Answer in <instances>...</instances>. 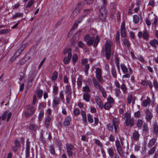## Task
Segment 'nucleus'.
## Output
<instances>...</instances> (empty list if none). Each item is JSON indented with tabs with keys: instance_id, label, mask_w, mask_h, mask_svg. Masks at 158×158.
Instances as JSON below:
<instances>
[{
	"instance_id": "obj_5",
	"label": "nucleus",
	"mask_w": 158,
	"mask_h": 158,
	"mask_svg": "<svg viewBox=\"0 0 158 158\" xmlns=\"http://www.w3.org/2000/svg\"><path fill=\"white\" fill-rule=\"evenodd\" d=\"M145 119L147 122H151V120L153 117L152 112L148 109L145 110Z\"/></svg>"
},
{
	"instance_id": "obj_10",
	"label": "nucleus",
	"mask_w": 158,
	"mask_h": 158,
	"mask_svg": "<svg viewBox=\"0 0 158 158\" xmlns=\"http://www.w3.org/2000/svg\"><path fill=\"white\" fill-rule=\"evenodd\" d=\"M112 124L114 126L115 131H116L119 123V120L116 118H114L112 120Z\"/></svg>"
},
{
	"instance_id": "obj_31",
	"label": "nucleus",
	"mask_w": 158,
	"mask_h": 158,
	"mask_svg": "<svg viewBox=\"0 0 158 158\" xmlns=\"http://www.w3.org/2000/svg\"><path fill=\"white\" fill-rule=\"evenodd\" d=\"M111 72L113 77L115 78H116L117 77V74L116 69L112 67L111 69Z\"/></svg>"
},
{
	"instance_id": "obj_63",
	"label": "nucleus",
	"mask_w": 158,
	"mask_h": 158,
	"mask_svg": "<svg viewBox=\"0 0 158 158\" xmlns=\"http://www.w3.org/2000/svg\"><path fill=\"white\" fill-rule=\"evenodd\" d=\"M8 30L7 29H4L0 31V34H5L8 33Z\"/></svg>"
},
{
	"instance_id": "obj_43",
	"label": "nucleus",
	"mask_w": 158,
	"mask_h": 158,
	"mask_svg": "<svg viewBox=\"0 0 158 158\" xmlns=\"http://www.w3.org/2000/svg\"><path fill=\"white\" fill-rule=\"evenodd\" d=\"M44 115V110H41L39 115V119L40 121L41 120L42 118Z\"/></svg>"
},
{
	"instance_id": "obj_6",
	"label": "nucleus",
	"mask_w": 158,
	"mask_h": 158,
	"mask_svg": "<svg viewBox=\"0 0 158 158\" xmlns=\"http://www.w3.org/2000/svg\"><path fill=\"white\" fill-rule=\"evenodd\" d=\"M12 115V113L10 112L8 113L7 111H5L2 115V120H5L7 117V122L9 121Z\"/></svg>"
},
{
	"instance_id": "obj_13",
	"label": "nucleus",
	"mask_w": 158,
	"mask_h": 158,
	"mask_svg": "<svg viewBox=\"0 0 158 158\" xmlns=\"http://www.w3.org/2000/svg\"><path fill=\"white\" fill-rule=\"evenodd\" d=\"M72 56L71 53L69 52L68 55V57H65L64 59V63L65 64H67L69 62Z\"/></svg>"
},
{
	"instance_id": "obj_25",
	"label": "nucleus",
	"mask_w": 158,
	"mask_h": 158,
	"mask_svg": "<svg viewBox=\"0 0 158 158\" xmlns=\"http://www.w3.org/2000/svg\"><path fill=\"white\" fill-rule=\"evenodd\" d=\"M59 101L60 99L59 98L57 97L55 98L53 101V106L56 107L59 104Z\"/></svg>"
},
{
	"instance_id": "obj_11",
	"label": "nucleus",
	"mask_w": 158,
	"mask_h": 158,
	"mask_svg": "<svg viewBox=\"0 0 158 158\" xmlns=\"http://www.w3.org/2000/svg\"><path fill=\"white\" fill-rule=\"evenodd\" d=\"M125 123L127 126L130 125L131 127H132L134 125V119L133 118H132L126 120Z\"/></svg>"
},
{
	"instance_id": "obj_37",
	"label": "nucleus",
	"mask_w": 158,
	"mask_h": 158,
	"mask_svg": "<svg viewBox=\"0 0 158 158\" xmlns=\"http://www.w3.org/2000/svg\"><path fill=\"white\" fill-rule=\"evenodd\" d=\"M149 37V35L146 30L143 31V37L145 40H146Z\"/></svg>"
},
{
	"instance_id": "obj_59",
	"label": "nucleus",
	"mask_w": 158,
	"mask_h": 158,
	"mask_svg": "<svg viewBox=\"0 0 158 158\" xmlns=\"http://www.w3.org/2000/svg\"><path fill=\"white\" fill-rule=\"evenodd\" d=\"M132 99V95H129L127 98V102L128 103L130 104L131 102V100Z\"/></svg>"
},
{
	"instance_id": "obj_33",
	"label": "nucleus",
	"mask_w": 158,
	"mask_h": 158,
	"mask_svg": "<svg viewBox=\"0 0 158 158\" xmlns=\"http://www.w3.org/2000/svg\"><path fill=\"white\" fill-rule=\"evenodd\" d=\"M23 13H20L18 12H17L15 13L14 15H13L12 17V19H13L18 17H22L23 16Z\"/></svg>"
},
{
	"instance_id": "obj_7",
	"label": "nucleus",
	"mask_w": 158,
	"mask_h": 158,
	"mask_svg": "<svg viewBox=\"0 0 158 158\" xmlns=\"http://www.w3.org/2000/svg\"><path fill=\"white\" fill-rule=\"evenodd\" d=\"M105 52L106 58L107 60H109L112 55L113 54V52H112L111 50H102V54Z\"/></svg>"
},
{
	"instance_id": "obj_54",
	"label": "nucleus",
	"mask_w": 158,
	"mask_h": 158,
	"mask_svg": "<svg viewBox=\"0 0 158 158\" xmlns=\"http://www.w3.org/2000/svg\"><path fill=\"white\" fill-rule=\"evenodd\" d=\"M153 85L154 87L156 89L158 88V83L157 81L155 79L153 80Z\"/></svg>"
},
{
	"instance_id": "obj_29",
	"label": "nucleus",
	"mask_w": 158,
	"mask_h": 158,
	"mask_svg": "<svg viewBox=\"0 0 158 158\" xmlns=\"http://www.w3.org/2000/svg\"><path fill=\"white\" fill-rule=\"evenodd\" d=\"M23 51V50H17L15 52L14 56L11 59V60H12L13 59H14V57L15 58L16 57H17L18 56H19L22 52Z\"/></svg>"
},
{
	"instance_id": "obj_30",
	"label": "nucleus",
	"mask_w": 158,
	"mask_h": 158,
	"mask_svg": "<svg viewBox=\"0 0 158 158\" xmlns=\"http://www.w3.org/2000/svg\"><path fill=\"white\" fill-rule=\"evenodd\" d=\"M108 152L109 156L111 157H113L114 155V149L111 147L108 149Z\"/></svg>"
},
{
	"instance_id": "obj_15",
	"label": "nucleus",
	"mask_w": 158,
	"mask_h": 158,
	"mask_svg": "<svg viewBox=\"0 0 158 158\" xmlns=\"http://www.w3.org/2000/svg\"><path fill=\"white\" fill-rule=\"evenodd\" d=\"M92 81L94 85L96 88L99 89L100 90L102 89L100 84L95 78H93Z\"/></svg>"
},
{
	"instance_id": "obj_47",
	"label": "nucleus",
	"mask_w": 158,
	"mask_h": 158,
	"mask_svg": "<svg viewBox=\"0 0 158 158\" xmlns=\"http://www.w3.org/2000/svg\"><path fill=\"white\" fill-rule=\"evenodd\" d=\"M78 58V56L76 54H75L73 55L72 57V60L74 64L77 62Z\"/></svg>"
},
{
	"instance_id": "obj_36",
	"label": "nucleus",
	"mask_w": 158,
	"mask_h": 158,
	"mask_svg": "<svg viewBox=\"0 0 158 158\" xmlns=\"http://www.w3.org/2000/svg\"><path fill=\"white\" fill-rule=\"evenodd\" d=\"M34 53V52L32 51H31V50L29 51L26 54V57H27L28 59H29L32 56Z\"/></svg>"
},
{
	"instance_id": "obj_18",
	"label": "nucleus",
	"mask_w": 158,
	"mask_h": 158,
	"mask_svg": "<svg viewBox=\"0 0 158 158\" xmlns=\"http://www.w3.org/2000/svg\"><path fill=\"white\" fill-rule=\"evenodd\" d=\"M153 132L156 135L158 134V124L157 123L155 122L153 125Z\"/></svg>"
},
{
	"instance_id": "obj_8",
	"label": "nucleus",
	"mask_w": 158,
	"mask_h": 158,
	"mask_svg": "<svg viewBox=\"0 0 158 158\" xmlns=\"http://www.w3.org/2000/svg\"><path fill=\"white\" fill-rule=\"evenodd\" d=\"M121 35L123 37H125L126 36V34L125 33V22H123L121 24Z\"/></svg>"
},
{
	"instance_id": "obj_56",
	"label": "nucleus",
	"mask_w": 158,
	"mask_h": 158,
	"mask_svg": "<svg viewBox=\"0 0 158 158\" xmlns=\"http://www.w3.org/2000/svg\"><path fill=\"white\" fill-rule=\"evenodd\" d=\"M134 116L135 117L137 118H138L140 116V112L139 111H138L136 112L135 113Z\"/></svg>"
},
{
	"instance_id": "obj_32",
	"label": "nucleus",
	"mask_w": 158,
	"mask_h": 158,
	"mask_svg": "<svg viewBox=\"0 0 158 158\" xmlns=\"http://www.w3.org/2000/svg\"><path fill=\"white\" fill-rule=\"evenodd\" d=\"M121 67L123 73H126L128 71V69L124 64H121Z\"/></svg>"
},
{
	"instance_id": "obj_45",
	"label": "nucleus",
	"mask_w": 158,
	"mask_h": 158,
	"mask_svg": "<svg viewBox=\"0 0 158 158\" xmlns=\"http://www.w3.org/2000/svg\"><path fill=\"white\" fill-rule=\"evenodd\" d=\"M29 129L32 131H35L38 128V127L34 124H31L29 127Z\"/></svg>"
},
{
	"instance_id": "obj_64",
	"label": "nucleus",
	"mask_w": 158,
	"mask_h": 158,
	"mask_svg": "<svg viewBox=\"0 0 158 158\" xmlns=\"http://www.w3.org/2000/svg\"><path fill=\"white\" fill-rule=\"evenodd\" d=\"M80 113V110L77 109H75L73 112L74 114L76 115H77L78 114Z\"/></svg>"
},
{
	"instance_id": "obj_3",
	"label": "nucleus",
	"mask_w": 158,
	"mask_h": 158,
	"mask_svg": "<svg viewBox=\"0 0 158 158\" xmlns=\"http://www.w3.org/2000/svg\"><path fill=\"white\" fill-rule=\"evenodd\" d=\"M67 151L66 152L69 157H72L73 151L74 147L71 144L66 143V144Z\"/></svg>"
},
{
	"instance_id": "obj_61",
	"label": "nucleus",
	"mask_w": 158,
	"mask_h": 158,
	"mask_svg": "<svg viewBox=\"0 0 158 158\" xmlns=\"http://www.w3.org/2000/svg\"><path fill=\"white\" fill-rule=\"evenodd\" d=\"M107 101L108 103L111 104L114 102L113 99L111 97H109L107 98Z\"/></svg>"
},
{
	"instance_id": "obj_4",
	"label": "nucleus",
	"mask_w": 158,
	"mask_h": 158,
	"mask_svg": "<svg viewBox=\"0 0 158 158\" xmlns=\"http://www.w3.org/2000/svg\"><path fill=\"white\" fill-rule=\"evenodd\" d=\"M95 73L96 78L98 81L100 83L102 82L103 80L102 77V71L101 69L99 68H97L96 69Z\"/></svg>"
},
{
	"instance_id": "obj_44",
	"label": "nucleus",
	"mask_w": 158,
	"mask_h": 158,
	"mask_svg": "<svg viewBox=\"0 0 158 158\" xmlns=\"http://www.w3.org/2000/svg\"><path fill=\"white\" fill-rule=\"evenodd\" d=\"M106 14H105V15L103 14V13H100L99 15V17L100 19L102 20H105L106 17Z\"/></svg>"
},
{
	"instance_id": "obj_58",
	"label": "nucleus",
	"mask_w": 158,
	"mask_h": 158,
	"mask_svg": "<svg viewBox=\"0 0 158 158\" xmlns=\"http://www.w3.org/2000/svg\"><path fill=\"white\" fill-rule=\"evenodd\" d=\"M129 37L131 39H134L135 38V34L133 32H129Z\"/></svg>"
},
{
	"instance_id": "obj_42",
	"label": "nucleus",
	"mask_w": 158,
	"mask_h": 158,
	"mask_svg": "<svg viewBox=\"0 0 158 158\" xmlns=\"http://www.w3.org/2000/svg\"><path fill=\"white\" fill-rule=\"evenodd\" d=\"M43 92V90L39 89L36 91V94H38V97L40 98L42 96Z\"/></svg>"
},
{
	"instance_id": "obj_34",
	"label": "nucleus",
	"mask_w": 158,
	"mask_h": 158,
	"mask_svg": "<svg viewBox=\"0 0 158 158\" xmlns=\"http://www.w3.org/2000/svg\"><path fill=\"white\" fill-rule=\"evenodd\" d=\"M119 37L120 33L118 31L116 33V35L115 37V42L117 44H120Z\"/></svg>"
},
{
	"instance_id": "obj_40",
	"label": "nucleus",
	"mask_w": 158,
	"mask_h": 158,
	"mask_svg": "<svg viewBox=\"0 0 158 158\" xmlns=\"http://www.w3.org/2000/svg\"><path fill=\"white\" fill-rule=\"evenodd\" d=\"M82 83V78L80 77H78V78L77 81V84L78 86V88H79V87H81V85Z\"/></svg>"
},
{
	"instance_id": "obj_41",
	"label": "nucleus",
	"mask_w": 158,
	"mask_h": 158,
	"mask_svg": "<svg viewBox=\"0 0 158 158\" xmlns=\"http://www.w3.org/2000/svg\"><path fill=\"white\" fill-rule=\"evenodd\" d=\"M143 121L142 119H138L136 123L137 126L139 128L141 127L143 124Z\"/></svg>"
},
{
	"instance_id": "obj_48",
	"label": "nucleus",
	"mask_w": 158,
	"mask_h": 158,
	"mask_svg": "<svg viewBox=\"0 0 158 158\" xmlns=\"http://www.w3.org/2000/svg\"><path fill=\"white\" fill-rule=\"evenodd\" d=\"M57 73L55 71L53 73V74L52 78V80L53 81L55 80L56 79V78H57Z\"/></svg>"
},
{
	"instance_id": "obj_21",
	"label": "nucleus",
	"mask_w": 158,
	"mask_h": 158,
	"mask_svg": "<svg viewBox=\"0 0 158 158\" xmlns=\"http://www.w3.org/2000/svg\"><path fill=\"white\" fill-rule=\"evenodd\" d=\"M65 92L67 96H71L72 94L71 89L70 86L67 85L65 86Z\"/></svg>"
},
{
	"instance_id": "obj_2",
	"label": "nucleus",
	"mask_w": 158,
	"mask_h": 158,
	"mask_svg": "<svg viewBox=\"0 0 158 158\" xmlns=\"http://www.w3.org/2000/svg\"><path fill=\"white\" fill-rule=\"evenodd\" d=\"M115 146L117 152L120 156L122 157H124L125 152L123 151L122 148V146H123L122 141L121 140L120 143L119 140L117 139L115 141Z\"/></svg>"
},
{
	"instance_id": "obj_17",
	"label": "nucleus",
	"mask_w": 158,
	"mask_h": 158,
	"mask_svg": "<svg viewBox=\"0 0 158 158\" xmlns=\"http://www.w3.org/2000/svg\"><path fill=\"white\" fill-rule=\"evenodd\" d=\"M122 40L124 44L127 47V48H130L131 44L128 39L126 38H124L122 39Z\"/></svg>"
},
{
	"instance_id": "obj_57",
	"label": "nucleus",
	"mask_w": 158,
	"mask_h": 158,
	"mask_svg": "<svg viewBox=\"0 0 158 158\" xmlns=\"http://www.w3.org/2000/svg\"><path fill=\"white\" fill-rule=\"evenodd\" d=\"M89 69V64H87L85 65V72L86 74H87Z\"/></svg>"
},
{
	"instance_id": "obj_19",
	"label": "nucleus",
	"mask_w": 158,
	"mask_h": 158,
	"mask_svg": "<svg viewBox=\"0 0 158 158\" xmlns=\"http://www.w3.org/2000/svg\"><path fill=\"white\" fill-rule=\"evenodd\" d=\"M71 120V118L68 117L66 118L64 122L63 125L64 126H68L70 125V122Z\"/></svg>"
},
{
	"instance_id": "obj_39",
	"label": "nucleus",
	"mask_w": 158,
	"mask_h": 158,
	"mask_svg": "<svg viewBox=\"0 0 158 158\" xmlns=\"http://www.w3.org/2000/svg\"><path fill=\"white\" fill-rule=\"evenodd\" d=\"M35 0H30L29 1L28 4L26 5V7L27 8L30 7L34 3Z\"/></svg>"
},
{
	"instance_id": "obj_38",
	"label": "nucleus",
	"mask_w": 158,
	"mask_h": 158,
	"mask_svg": "<svg viewBox=\"0 0 158 158\" xmlns=\"http://www.w3.org/2000/svg\"><path fill=\"white\" fill-rule=\"evenodd\" d=\"M139 21V18L138 15H137L133 16V22L135 23H137Z\"/></svg>"
},
{
	"instance_id": "obj_46",
	"label": "nucleus",
	"mask_w": 158,
	"mask_h": 158,
	"mask_svg": "<svg viewBox=\"0 0 158 158\" xmlns=\"http://www.w3.org/2000/svg\"><path fill=\"white\" fill-rule=\"evenodd\" d=\"M100 13H103V14L105 15V14H106V8L104 7H102L100 10Z\"/></svg>"
},
{
	"instance_id": "obj_51",
	"label": "nucleus",
	"mask_w": 158,
	"mask_h": 158,
	"mask_svg": "<svg viewBox=\"0 0 158 158\" xmlns=\"http://www.w3.org/2000/svg\"><path fill=\"white\" fill-rule=\"evenodd\" d=\"M87 119L88 121L90 123H92L93 122V119L90 114H87Z\"/></svg>"
},
{
	"instance_id": "obj_50",
	"label": "nucleus",
	"mask_w": 158,
	"mask_h": 158,
	"mask_svg": "<svg viewBox=\"0 0 158 158\" xmlns=\"http://www.w3.org/2000/svg\"><path fill=\"white\" fill-rule=\"evenodd\" d=\"M53 93L55 94H56L57 93V91L58 90V88L56 86L53 85Z\"/></svg>"
},
{
	"instance_id": "obj_35",
	"label": "nucleus",
	"mask_w": 158,
	"mask_h": 158,
	"mask_svg": "<svg viewBox=\"0 0 158 158\" xmlns=\"http://www.w3.org/2000/svg\"><path fill=\"white\" fill-rule=\"evenodd\" d=\"M112 107L111 104L108 102L106 103L103 106V107L106 110H109Z\"/></svg>"
},
{
	"instance_id": "obj_22",
	"label": "nucleus",
	"mask_w": 158,
	"mask_h": 158,
	"mask_svg": "<svg viewBox=\"0 0 158 158\" xmlns=\"http://www.w3.org/2000/svg\"><path fill=\"white\" fill-rule=\"evenodd\" d=\"M150 44L152 46L156 48V46H158V41L156 39H153L150 41Z\"/></svg>"
},
{
	"instance_id": "obj_26",
	"label": "nucleus",
	"mask_w": 158,
	"mask_h": 158,
	"mask_svg": "<svg viewBox=\"0 0 158 158\" xmlns=\"http://www.w3.org/2000/svg\"><path fill=\"white\" fill-rule=\"evenodd\" d=\"M156 146H154L153 147L151 148L148 151V154L149 156H150L152 154H153L155 152L156 150Z\"/></svg>"
},
{
	"instance_id": "obj_27",
	"label": "nucleus",
	"mask_w": 158,
	"mask_h": 158,
	"mask_svg": "<svg viewBox=\"0 0 158 158\" xmlns=\"http://www.w3.org/2000/svg\"><path fill=\"white\" fill-rule=\"evenodd\" d=\"M51 118L50 116H48L45 121V125L46 127H48L50 125Z\"/></svg>"
},
{
	"instance_id": "obj_60",
	"label": "nucleus",
	"mask_w": 158,
	"mask_h": 158,
	"mask_svg": "<svg viewBox=\"0 0 158 158\" xmlns=\"http://www.w3.org/2000/svg\"><path fill=\"white\" fill-rule=\"evenodd\" d=\"M125 85L123 84L121 86V88L123 92H126L127 91V88L125 87Z\"/></svg>"
},
{
	"instance_id": "obj_55",
	"label": "nucleus",
	"mask_w": 158,
	"mask_h": 158,
	"mask_svg": "<svg viewBox=\"0 0 158 158\" xmlns=\"http://www.w3.org/2000/svg\"><path fill=\"white\" fill-rule=\"evenodd\" d=\"M158 21L157 18H155L153 23L152 24V26L153 27H156Z\"/></svg>"
},
{
	"instance_id": "obj_24",
	"label": "nucleus",
	"mask_w": 158,
	"mask_h": 158,
	"mask_svg": "<svg viewBox=\"0 0 158 158\" xmlns=\"http://www.w3.org/2000/svg\"><path fill=\"white\" fill-rule=\"evenodd\" d=\"M83 99L86 102H89L90 100V95L89 93L84 94L83 95Z\"/></svg>"
},
{
	"instance_id": "obj_12",
	"label": "nucleus",
	"mask_w": 158,
	"mask_h": 158,
	"mask_svg": "<svg viewBox=\"0 0 158 158\" xmlns=\"http://www.w3.org/2000/svg\"><path fill=\"white\" fill-rule=\"evenodd\" d=\"M150 102L151 100L150 98L148 97L147 99L143 100L141 106L143 107H146L148 105H150Z\"/></svg>"
},
{
	"instance_id": "obj_28",
	"label": "nucleus",
	"mask_w": 158,
	"mask_h": 158,
	"mask_svg": "<svg viewBox=\"0 0 158 158\" xmlns=\"http://www.w3.org/2000/svg\"><path fill=\"white\" fill-rule=\"evenodd\" d=\"M149 129L147 123H144L142 131L145 133H147L148 132Z\"/></svg>"
},
{
	"instance_id": "obj_49",
	"label": "nucleus",
	"mask_w": 158,
	"mask_h": 158,
	"mask_svg": "<svg viewBox=\"0 0 158 158\" xmlns=\"http://www.w3.org/2000/svg\"><path fill=\"white\" fill-rule=\"evenodd\" d=\"M49 150L52 154L53 155L55 154V152L54 151V148L52 145H51L50 146Z\"/></svg>"
},
{
	"instance_id": "obj_23",
	"label": "nucleus",
	"mask_w": 158,
	"mask_h": 158,
	"mask_svg": "<svg viewBox=\"0 0 158 158\" xmlns=\"http://www.w3.org/2000/svg\"><path fill=\"white\" fill-rule=\"evenodd\" d=\"M113 43L110 41H107L106 43V49H110V48H112V46Z\"/></svg>"
},
{
	"instance_id": "obj_16",
	"label": "nucleus",
	"mask_w": 158,
	"mask_h": 158,
	"mask_svg": "<svg viewBox=\"0 0 158 158\" xmlns=\"http://www.w3.org/2000/svg\"><path fill=\"white\" fill-rule=\"evenodd\" d=\"M27 110H29L31 113V114H32L36 110L34 106L30 105H29L27 106Z\"/></svg>"
},
{
	"instance_id": "obj_52",
	"label": "nucleus",
	"mask_w": 158,
	"mask_h": 158,
	"mask_svg": "<svg viewBox=\"0 0 158 158\" xmlns=\"http://www.w3.org/2000/svg\"><path fill=\"white\" fill-rule=\"evenodd\" d=\"M83 90L84 92H89L90 90L89 87L87 85H86L83 87Z\"/></svg>"
},
{
	"instance_id": "obj_20",
	"label": "nucleus",
	"mask_w": 158,
	"mask_h": 158,
	"mask_svg": "<svg viewBox=\"0 0 158 158\" xmlns=\"http://www.w3.org/2000/svg\"><path fill=\"white\" fill-rule=\"evenodd\" d=\"M132 136L134 140H137L139 139V134L138 132L135 130L133 133Z\"/></svg>"
},
{
	"instance_id": "obj_14",
	"label": "nucleus",
	"mask_w": 158,
	"mask_h": 158,
	"mask_svg": "<svg viewBox=\"0 0 158 158\" xmlns=\"http://www.w3.org/2000/svg\"><path fill=\"white\" fill-rule=\"evenodd\" d=\"M156 140V139L154 138L151 139L148 143V147L149 148H151L154 145Z\"/></svg>"
},
{
	"instance_id": "obj_1",
	"label": "nucleus",
	"mask_w": 158,
	"mask_h": 158,
	"mask_svg": "<svg viewBox=\"0 0 158 158\" xmlns=\"http://www.w3.org/2000/svg\"><path fill=\"white\" fill-rule=\"evenodd\" d=\"M84 40L87 42V44L89 46L93 45V46L96 48L98 45L99 41V37L98 35L95 38L91 37L89 38V34L86 35L84 37Z\"/></svg>"
},
{
	"instance_id": "obj_53",
	"label": "nucleus",
	"mask_w": 158,
	"mask_h": 158,
	"mask_svg": "<svg viewBox=\"0 0 158 158\" xmlns=\"http://www.w3.org/2000/svg\"><path fill=\"white\" fill-rule=\"evenodd\" d=\"M107 127L110 131H112L113 129V125L112 124L110 123L107 125Z\"/></svg>"
},
{
	"instance_id": "obj_62",
	"label": "nucleus",
	"mask_w": 158,
	"mask_h": 158,
	"mask_svg": "<svg viewBox=\"0 0 158 158\" xmlns=\"http://www.w3.org/2000/svg\"><path fill=\"white\" fill-rule=\"evenodd\" d=\"M125 117L126 118V120L128 119L129 118H131V114L130 113H125Z\"/></svg>"
},
{
	"instance_id": "obj_9",
	"label": "nucleus",
	"mask_w": 158,
	"mask_h": 158,
	"mask_svg": "<svg viewBox=\"0 0 158 158\" xmlns=\"http://www.w3.org/2000/svg\"><path fill=\"white\" fill-rule=\"evenodd\" d=\"M95 99L97 104L98 106L101 109L103 108V105L102 101L99 97L98 96H96Z\"/></svg>"
}]
</instances>
